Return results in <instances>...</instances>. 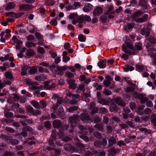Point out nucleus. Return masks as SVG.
Segmentation results:
<instances>
[{
    "mask_svg": "<svg viewBox=\"0 0 156 156\" xmlns=\"http://www.w3.org/2000/svg\"><path fill=\"white\" fill-rule=\"evenodd\" d=\"M93 119L95 123L100 122L101 121V119L97 115H95L94 116Z\"/></svg>",
    "mask_w": 156,
    "mask_h": 156,
    "instance_id": "473e14b6",
    "label": "nucleus"
},
{
    "mask_svg": "<svg viewBox=\"0 0 156 156\" xmlns=\"http://www.w3.org/2000/svg\"><path fill=\"white\" fill-rule=\"evenodd\" d=\"M130 112V109L127 107L124 108L122 112V117L125 119H127L129 116V113Z\"/></svg>",
    "mask_w": 156,
    "mask_h": 156,
    "instance_id": "20e7f679",
    "label": "nucleus"
},
{
    "mask_svg": "<svg viewBox=\"0 0 156 156\" xmlns=\"http://www.w3.org/2000/svg\"><path fill=\"white\" fill-rule=\"evenodd\" d=\"M94 135L95 136L99 139L101 138V134L98 132L95 131L94 132Z\"/></svg>",
    "mask_w": 156,
    "mask_h": 156,
    "instance_id": "37998d69",
    "label": "nucleus"
},
{
    "mask_svg": "<svg viewBox=\"0 0 156 156\" xmlns=\"http://www.w3.org/2000/svg\"><path fill=\"white\" fill-rule=\"evenodd\" d=\"M65 74L66 76L69 78L72 77L73 76V74L69 71H66L65 72Z\"/></svg>",
    "mask_w": 156,
    "mask_h": 156,
    "instance_id": "c03bdc74",
    "label": "nucleus"
},
{
    "mask_svg": "<svg viewBox=\"0 0 156 156\" xmlns=\"http://www.w3.org/2000/svg\"><path fill=\"white\" fill-rule=\"evenodd\" d=\"M135 89V86L133 84L132 86L126 87L125 89L126 92L129 93L133 92Z\"/></svg>",
    "mask_w": 156,
    "mask_h": 156,
    "instance_id": "b1692460",
    "label": "nucleus"
},
{
    "mask_svg": "<svg viewBox=\"0 0 156 156\" xmlns=\"http://www.w3.org/2000/svg\"><path fill=\"white\" fill-rule=\"evenodd\" d=\"M150 33V30L149 29L144 27L141 30L140 33L143 35H145L146 37H148Z\"/></svg>",
    "mask_w": 156,
    "mask_h": 156,
    "instance_id": "1a4fd4ad",
    "label": "nucleus"
},
{
    "mask_svg": "<svg viewBox=\"0 0 156 156\" xmlns=\"http://www.w3.org/2000/svg\"><path fill=\"white\" fill-rule=\"evenodd\" d=\"M108 151L111 155H115L117 152V150L114 147H112L110 150H108Z\"/></svg>",
    "mask_w": 156,
    "mask_h": 156,
    "instance_id": "2f4dec72",
    "label": "nucleus"
},
{
    "mask_svg": "<svg viewBox=\"0 0 156 156\" xmlns=\"http://www.w3.org/2000/svg\"><path fill=\"white\" fill-rule=\"evenodd\" d=\"M106 60L99 61L98 63V66L100 68H104L106 66Z\"/></svg>",
    "mask_w": 156,
    "mask_h": 156,
    "instance_id": "aec40b11",
    "label": "nucleus"
},
{
    "mask_svg": "<svg viewBox=\"0 0 156 156\" xmlns=\"http://www.w3.org/2000/svg\"><path fill=\"white\" fill-rule=\"evenodd\" d=\"M69 122L72 123H75L79 121V117L78 115H76L69 118Z\"/></svg>",
    "mask_w": 156,
    "mask_h": 156,
    "instance_id": "9d476101",
    "label": "nucleus"
},
{
    "mask_svg": "<svg viewBox=\"0 0 156 156\" xmlns=\"http://www.w3.org/2000/svg\"><path fill=\"white\" fill-rule=\"evenodd\" d=\"M44 88L50 90L55 88L56 84L55 83H51L50 81H45L44 83Z\"/></svg>",
    "mask_w": 156,
    "mask_h": 156,
    "instance_id": "39448f33",
    "label": "nucleus"
},
{
    "mask_svg": "<svg viewBox=\"0 0 156 156\" xmlns=\"http://www.w3.org/2000/svg\"><path fill=\"white\" fill-rule=\"evenodd\" d=\"M64 148L66 150L68 151H70L71 150L75 151L76 149L74 147L72 146L69 144H65L64 146Z\"/></svg>",
    "mask_w": 156,
    "mask_h": 156,
    "instance_id": "6ab92c4d",
    "label": "nucleus"
},
{
    "mask_svg": "<svg viewBox=\"0 0 156 156\" xmlns=\"http://www.w3.org/2000/svg\"><path fill=\"white\" fill-rule=\"evenodd\" d=\"M78 127L80 129L79 133L81 134L82 135H87V131L86 128L83 126L79 125L78 126Z\"/></svg>",
    "mask_w": 156,
    "mask_h": 156,
    "instance_id": "6e6552de",
    "label": "nucleus"
},
{
    "mask_svg": "<svg viewBox=\"0 0 156 156\" xmlns=\"http://www.w3.org/2000/svg\"><path fill=\"white\" fill-rule=\"evenodd\" d=\"M28 41H32L34 39V37L33 35H29L27 37Z\"/></svg>",
    "mask_w": 156,
    "mask_h": 156,
    "instance_id": "e2e57ef3",
    "label": "nucleus"
},
{
    "mask_svg": "<svg viewBox=\"0 0 156 156\" xmlns=\"http://www.w3.org/2000/svg\"><path fill=\"white\" fill-rule=\"evenodd\" d=\"M144 106L143 105L140 106L138 108V111H137L138 114L140 115H141L142 114L143 112L141 111L140 110H142L144 108Z\"/></svg>",
    "mask_w": 156,
    "mask_h": 156,
    "instance_id": "a18cd8bd",
    "label": "nucleus"
},
{
    "mask_svg": "<svg viewBox=\"0 0 156 156\" xmlns=\"http://www.w3.org/2000/svg\"><path fill=\"white\" fill-rule=\"evenodd\" d=\"M31 103L35 108H40V105H39L37 102L35 101H31Z\"/></svg>",
    "mask_w": 156,
    "mask_h": 156,
    "instance_id": "7c9ffc66",
    "label": "nucleus"
},
{
    "mask_svg": "<svg viewBox=\"0 0 156 156\" xmlns=\"http://www.w3.org/2000/svg\"><path fill=\"white\" fill-rule=\"evenodd\" d=\"M138 98L140 99L142 103H144L148 100V98L144 97L142 94H139Z\"/></svg>",
    "mask_w": 156,
    "mask_h": 156,
    "instance_id": "5701e85b",
    "label": "nucleus"
},
{
    "mask_svg": "<svg viewBox=\"0 0 156 156\" xmlns=\"http://www.w3.org/2000/svg\"><path fill=\"white\" fill-rule=\"evenodd\" d=\"M33 6L30 5H22L20 6V9H23L25 11H27L33 8Z\"/></svg>",
    "mask_w": 156,
    "mask_h": 156,
    "instance_id": "9b49d317",
    "label": "nucleus"
},
{
    "mask_svg": "<svg viewBox=\"0 0 156 156\" xmlns=\"http://www.w3.org/2000/svg\"><path fill=\"white\" fill-rule=\"evenodd\" d=\"M103 123H101L96 124L94 126V127L99 129V130L103 131Z\"/></svg>",
    "mask_w": 156,
    "mask_h": 156,
    "instance_id": "bb28decb",
    "label": "nucleus"
},
{
    "mask_svg": "<svg viewBox=\"0 0 156 156\" xmlns=\"http://www.w3.org/2000/svg\"><path fill=\"white\" fill-rule=\"evenodd\" d=\"M35 35L36 37L39 40H42V37L41 35L38 32L36 33L35 34Z\"/></svg>",
    "mask_w": 156,
    "mask_h": 156,
    "instance_id": "4d7b16f0",
    "label": "nucleus"
},
{
    "mask_svg": "<svg viewBox=\"0 0 156 156\" xmlns=\"http://www.w3.org/2000/svg\"><path fill=\"white\" fill-rule=\"evenodd\" d=\"M34 51L31 49H28L27 51V55L29 56H34Z\"/></svg>",
    "mask_w": 156,
    "mask_h": 156,
    "instance_id": "f704fd0d",
    "label": "nucleus"
},
{
    "mask_svg": "<svg viewBox=\"0 0 156 156\" xmlns=\"http://www.w3.org/2000/svg\"><path fill=\"white\" fill-rule=\"evenodd\" d=\"M62 73V69L61 67H57V70L56 71V73L59 74H61Z\"/></svg>",
    "mask_w": 156,
    "mask_h": 156,
    "instance_id": "3c124183",
    "label": "nucleus"
},
{
    "mask_svg": "<svg viewBox=\"0 0 156 156\" xmlns=\"http://www.w3.org/2000/svg\"><path fill=\"white\" fill-rule=\"evenodd\" d=\"M44 126L47 129H49L51 126L50 122L49 121H47L44 123Z\"/></svg>",
    "mask_w": 156,
    "mask_h": 156,
    "instance_id": "09e8293b",
    "label": "nucleus"
},
{
    "mask_svg": "<svg viewBox=\"0 0 156 156\" xmlns=\"http://www.w3.org/2000/svg\"><path fill=\"white\" fill-rule=\"evenodd\" d=\"M118 109V108L116 105L114 104H112L110 107V111L111 112L117 111Z\"/></svg>",
    "mask_w": 156,
    "mask_h": 156,
    "instance_id": "a878e982",
    "label": "nucleus"
},
{
    "mask_svg": "<svg viewBox=\"0 0 156 156\" xmlns=\"http://www.w3.org/2000/svg\"><path fill=\"white\" fill-rule=\"evenodd\" d=\"M38 51L39 53L41 54L45 53L43 48L42 47H39L38 48Z\"/></svg>",
    "mask_w": 156,
    "mask_h": 156,
    "instance_id": "6e6d98bb",
    "label": "nucleus"
},
{
    "mask_svg": "<svg viewBox=\"0 0 156 156\" xmlns=\"http://www.w3.org/2000/svg\"><path fill=\"white\" fill-rule=\"evenodd\" d=\"M84 21L83 16H81L77 18V22L79 23H82Z\"/></svg>",
    "mask_w": 156,
    "mask_h": 156,
    "instance_id": "79ce46f5",
    "label": "nucleus"
},
{
    "mask_svg": "<svg viewBox=\"0 0 156 156\" xmlns=\"http://www.w3.org/2000/svg\"><path fill=\"white\" fill-rule=\"evenodd\" d=\"M92 9V6L89 4H86L83 8V10L85 12H88Z\"/></svg>",
    "mask_w": 156,
    "mask_h": 156,
    "instance_id": "f3484780",
    "label": "nucleus"
},
{
    "mask_svg": "<svg viewBox=\"0 0 156 156\" xmlns=\"http://www.w3.org/2000/svg\"><path fill=\"white\" fill-rule=\"evenodd\" d=\"M108 147H112L113 144H115L116 143V139L113 136L111 137L108 139Z\"/></svg>",
    "mask_w": 156,
    "mask_h": 156,
    "instance_id": "ddd939ff",
    "label": "nucleus"
},
{
    "mask_svg": "<svg viewBox=\"0 0 156 156\" xmlns=\"http://www.w3.org/2000/svg\"><path fill=\"white\" fill-rule=\"evenodd\" d=\"M136 68L137 70H139L140 71H142L143 70L144 67V66L140 65H137L136 66Z\"/></svg>",
    "mask_w": 156,
    "mask_h": 156,
    "instance_id": "0e129e2a",
    "label": "nucleus"
},
{
    "mask_svg": "<svg viewBox=\"0 0 156 156\" xmlns=\"http://www.w3.org/2000/svg\"><path fill=\"white\" fill-rule=\"evenodd\" d=\"M26 45L28 48H31L33 46H36V44L31 42H28L26 43Z\"/></svg>",
    "mask_w": 156,
    "mask_h": 156,
    "instance_id": "c9c22d12",
    "label": "nucleus"
},
{
    "mask_svg": "<svg viewBox=\"0 0 156 156\" xmlns=\"http://www.w3.org/2000/svg\"><path fill=\"white\" fill-rule=\"evenodd\" d=\"M78 108V107L76 106H73L70 107L67 109V111L70 112H72L73 111L76 110Z\"/></svg>",
    "mask_w": 156,
    "mask_h": 156,
    "instance_id": "72a5a7b5",
    "label": "nucleus"
},
{
    "mask_svg": "<svg viewBox=\"0 0 156 156\" xmlns=\"http://www.w3.org/2000/svg\"><path fill=\"white\" fill-rule=\"evenodd\" d=\"M5 76L9 80H11L13 78L12 75L10 72H7L5 73Z\"/></svg>",
    "mask_w": 156,
    "mask_h": 156,
    "instance_id": "e433bc0d",
    "label": "nucleus"
},
{
    "mask_svg": "<svg viewBox=\"0 0 156 156\" xmlns=\"http://www.w3.org/2000/svg\"><path fill=\"white\" fill-rule=\"evenodd\" d=\"M78 39L80 41L83 42L85 41L86 38L83 35L81 34L79 36Z\"/></svg>",
    "mask_w": 156,
    "mask_h": 156,
    "instance_id": "a19ab883",
    "label": "nucleus"
},
{
    "mask_svg": "<svg viewBox=\"0 0 156 156\" xmlns=\"http://www.w3.org/2000/svg\"><path fill=\"white\" fill-rule=\"evenodd\" d=\"M119 126L122 129H125L128 128V125L125 123L120 124Z\"/></svg>",
    "mask_w": 156,
    "mask_h": 156,
    "instance_id": "680f3d73",
    "label": "nucleus"
},
{
    "mask_svg": "<svg viewBox=\"0 0 156 156\" xmlns=\"http://www.w3.org/2000/svg\"><path fill=\"white\" fill-rule=\"evenodd\" d=\"M13 113L10 112H8L6 113L5 114V117L7 118H9L13 116Z\"/></svg>",
    "mask_w": 156,
    "mask_h": 156,
    "instance_id": "bf43d9fd",
    "label": "nucleus"
},
{
    "mask_svg": "<svg viewBox=\"0 0 156 156\" xmlns=\"http://www.w3.org/2000/svg\"><path fill=\"white\" fill-rule=\"evenodd\" d=\"M139 5L142 7H144L145 9H146V3L142 1H141L139 2Z\"/></svg>",
    "mask_w": 156,
    "mask_h": 156,
    "instance_id": "5fc2aeb1",
    "label": "nucleus"
},
{
    "mask_svg": "<svg viewBox=\"0 0 156 156\" xmlns=\"http://www.w3.org/2000/svg\"><path fill=\"white\" fill-rule=\"evenodd\" d=\"M151 122L154 125L156 126V113L153 115Z\"/></svg>",
    "mask_w": 156,
    "mask_h": 156,
    "instance_id": "de8ad7c7",
    "label": "nucleus"
},
{
    "mask_svg": "<svg viewBox=\"0 0 156 156\" xmlns=\"http://www.w3.org/2000/svg\"><path fill=\"white\" fill-rule=\"evenodd\" d=\"M6 129L8 132L11 133H13L15 131L14 129L9 127H6Z\"/></svg>",
    "mask_w": 156,
    "mask_h": 156,
    "instance_id": "052dcab7",
    "label": "nucleus"
},
{
    "mask_svg": "<svg viewBox=\"0 0 156 156\" xmlns=\"http://www.w3.org/2000/svg\"><path fill=\"white\" fill-rule=\"evenodd\" d=\"M113 6L110 5L108 8V9L106 12V15H109V14H113L114 12V11L113 10Z\"/></svg>",
    "mask_w": 156,
    "mask_h": 156,
    "instance_id": "c85d7f7f",
    "label": "nucleus"
},
{
    "mask_svg": "<svg viewBox=\"0 0 156 156\" xmlns=\"http://www.w3.org/2000/svg\"><path fill=\"white\" fill-rule=\"evenodd\" d=\"M103 93L105 95L108 96L111 94L112 92L106 89H105L103 90Z\"/></svg>",
    "mask_w": 156,
    "mask_h": 156,
    "instance_id": "ea45409f",
    "label": "nucleus"
},
{
    "mask_svg": "<svg viewBox=\"0 0 156 156\" xmlns=\"http://www.w3.org/2000/svg\"><path fill=\"white\" fill-rule=\"evenodd\" d=\"M17 111L20 113L24 114L25 113V111L23 108H20L17 110Z\"/></svg>",
    "mask_w": 156,
    "mask_h": 156,
    "instance_id": "338daca9",
    "label": "nucleus"
},
{
    "mask_svg": "<svg viewBox=\"0 0 156 156\" xmlns=\"http://www.w3.org/2000/svg\"><path fill=\"white\" fill-rule=\"evenodd\" d=\"M85 90L84 85H80L78 87L76 90L77 93H80V92H84Z\"/></svg>",
    "mask_w": 156,
    "mask_h": 156,
    "instance_id": "393cba45",
    "label": "nucleus"
},
{
    "mask_svg": "<svg viewBox=\"0 0 156 156\" xmlns=\"http://www.w3.org/2000/svg\"><path fill=\"white\" fill-rule=\"evenodd\" d=\"M30 68V67L26 65L23 67L22 69V71L21 72V74L22 76L26 75L27 73L26 72L27 70Z\"/></svg>",
    "mask_w": 156,
    "mask_h": 156,
    "instance_id": "412c9836",
    "label": "nucleus"
},
{
    "mask_svg": "<svg viewBox=\"0 0 156 156\" xmlns=\"http://www.w3.org/2000/svg\"><path fill=\"white\" fill-rule=\"evenodd\" d=\"M63 102V98L62 97H60L58 98L57 100V103L58 104H61Z\"/></svg>",
    "mask_w": 156,
    "mask_h": 156,
    "instance_id": "13d9d810",
    "label": "nucleus"
},
{
    "mask_svg": "<svg viewBox=\"0 0 156 156\" xmlns=\"http://www.w3.org/2000/svg\"><path fill=\"white\" fill-rule=\"evenodd\" d=\"M3 81V83L5 84H5L10 85L11 84L12 82V81L11 80H9L8 79H5Z\"/></svg>",
    "mask_w": 156,
    "mask_h": 156,
    "instance_id": "69168bd1",
    "label": "nucleus"
},
{
    "mask_svg": "<svg viewBox=\"0 0 156 156\" xmlns=\"http://www.w3.org/2000/svg\"><path fill=\"white\" fill-rule=\"evenodd\" d=\"M149 41L150 43L154 44L156 43V39L153 36H150L149 38Z\"/></svg>",
    "mask_w": 156,
    "mask_h": 156,
    "instance_id": "58836bf2",
    "label": "nucleus"
},
{
    "mask_svg": "<svg viewBox=\"0 0 156 156\" xmlns=\"http://www.w3.org/2000/svg\"><path fill=\"white\" fill-rule=\"evenodd\" d=\"M81 5L80 2H75L73 6V10H75L79 7Z\"/></svg>",
    "mask_w": 156,
    "mask_h": 156,
    "instance_id": "4c0bfd02",
    "label": "nucleus"
},
{
    "mask_svg": "<svg viewBox=\"0 0 156 156\" xmlns=\"http://www.w3.org/2000/svg\"><path fill=\"white\" fill-rule=\"evenodd\" d=\"M116 101L117 103L119 105L124 106L126 105V103L119 98L116 99Z\"/></svg>",
    "mask_w": 156,
    "mask_h": 156,
    "instance_id": "cd10ccee",
    "label": "nucleus"
},
{
    "mask_svg": "<svg viewBox=\"0 0 156 156\" xmlns=\"http://www.w3.org/2000/svg\"><path fill=\"white\" fill-rule=\"evenodd\" d=\"M37 72V67L34 66H32L28 71L29 74H34Z\"/></svg>",
    "mask_w": 156,
    "mask_h": 156,
    "instance_id": "4be33fe9",
    "label": "nucleus"
},
{
    "mask_svg": "<svg viewBox=\"0 0 156 156\" xmlns=\"http://www.w3.org/2000/svg\"><path fill=\"white\" fill-rule=\"evenodd\" d=\"M14 44H16L15 46L16 49H19L20 48L22 44V42L21 41L18 40L16 42L14 43Z\"/></svg>",
    "mask_w": 156,
    "mask_h": 156,
    "instance_id": "c756f323",
    "label": "nucleus"
},
{
    "mask_svg": "<svg viewBox=\"0 0 156 156\" xmlns=\"http://www.w3.org/2000/svg\"><path fill=\"white\" fill-rule=\"evenodd\" d=\"M98 102L103 105H107L108 104V101L107 100L104 98H99L98 100Z\"/></svg>",
    "mask_w": 156,
    "mask_h": 156,
    "instance_id": "dca6fc26",
    "label": "nucleus"
},
{
    "mask_svg": "<svg viewBox=\"0 0 156 156\" xmlns=\"http://www.w3.org/2000/svg\"><path fill=\"white\" fill-rule=\"evenodd\" d=\"M27 111L28 112L33 114L34 111L33 108L31 107H28L27 108Z\"/></svg>",
    "mask_w": 156,
    "mask_h": 156,
    "instance_id": "864d4df0",
    "label": "nucleus"
},
{
    "mask_svg": "<svg viewBox=\"0 0 156 156\" xmlns=\"http://www.w3.org/2000/svg\"><path fill=\"white\" fill-rule=\"evenodd\" d=\"M122 48V50L125 53L129 54V55H131L135 54L137 51L141 50L142 46L141 44H139L136 45L135 47L133 48L132 44L127 43L126 47L125 45H123Z\"/></svg>",
    "mask_w": 156,
    "mask_h": 156,
    "instance_id": "f257e3e1",
    "label": "nucleus"
},
{
    "mask_svg": "<svg viewBox=\"0 0 156 156\" xmlns=\"http://www.w3.org/2000/svg\"><path fill=\"white\" fill-rule=\"evenodd\" d=\"M111 83L110 81L107 80H104L103 81L104 85L106 87H108L111 84Z\"/></svg>",
    "mask_w": 156,
    "mask_h": 156,
    "instance_id": "603ef678",
    "label": "nucleus"
},
{
    "mask_svg": "<svg viewBox=\"0 0 156 156\" xmlns=\"http://www.w3.org/2000/svg\"><path fill=\"white\" fill-rule=\"evenodd\" d=\"M102 12V9L100 7H97L93 11V14L94 16L99 15Z\"/></svg>",
    "mask_w": 156,
    "mask_h": 156,
    "instance_id": "0eeeda50",
    "label": "nucleus"
},
{
    "mask_svg": "<svg viewBox=\"0 0 156 156\" xmlns=\"http://www.w3.org/2000/svg\"><path fill=\"white\" fill-rule=\"evenodd\" d=\"M143 13L144 12L140 10L135 12L132 16L133 20L137 22L139 20V17L141 16Z\"/></svg>",
    "mask_w": 156,
    "mask_h": 156,
    "instance_id": "f03ea898",
    "label": "nucleus"
},
{
    "mask_svg": "<svg viewBox=\"0 0 156 156\" xmlns=\"http://www.w3.org/2000/svg\"><path fill=\"white\" fill-rule=\"evenodd\" d=\"M52 125L55 128H58L61 126V123L59 120L55 119L53 121Z\"/></svg>",
    "mask_w": 156,
    "mask_h": 156,
    "instance_id": "2eb2a0df",
    "label": "nucleus"
},
{
    "mask_svg": "<svg viewBox=\"0 0 156 156\" xmlns=\"http://www.w3.org/2000/svg\"><path fill=\"white\" fill-rule=\"evenodd\" d=\"M5 15L6 16H9L14 18H18L22 15V14L21 13H15L14 12H12L6 13Z\"/></svg>",
    "mask_w": 156,
    "mask_h": 156,
    "instance_id": "423d86ee",
    "label": "nucleus"
},
{
    "mask_svg": "<svg viewBox=\"0 0 156 156\" xmlns=\"http://www.w3.org/2000/svg\"><path fill=\"white\" fill-rule=\"evenodd\" d=\"M15 4L13 2H9L5 6V9L7 10L13 9L15 7Z\"/></svg>",
    "mask_w": 156,
    "mask_h": 156,
    "instance_id": "4468645a",
    "label": "nucleus"
},
{
    "mask_svg": "<svg viewBox=\"0 0 156 156\" xmlns=\"http://www.w3.org/2000/svg\"><path fill=\"white\" fill-rule=\"evenodd\" d=\"M50 23L53 26H56L57 25V21L56 20L53 19L51 20Z\"/></svg>",
    "mask_w": 156,
    "mask_h": 156,
    "instance_id": "774afa93",
    "label": "nucleus"
},
{
    "mask_svg": "<svg viewBox=\"0 0 156 156\" xmlns=\"http://www.w3.org/2000/svg\"><path fill=\"white\" fill-rule=\"evenodd\" d=\"M88 114L87 111H84L83 113L80 115V117L82 121H89L90 120V115Z\"/></svg>",
    "mask_w": 156,
    "mask_h": 156,
    "instance_id": "7ed1b4c3",
    "label": "nucleus"
},
{
    "mask_svg": "<svg viewBox=\"0 0 156 156\" xmlns=\"http://www.w3.org/2000/svg\"><path fill=\"white\" fill-rule=\"evenodd\" d=\"M8 140L13 145H16L18 144V140L16 139H13L12 136L8 138Z\"/></svg>",
    "mask_w": 156,
    "mask_h": 156,
    "instance_id": "f8f14e48",
    "label": "nucleus"
},
{
    "mask_svg": "<svg viewBox=\"0 0 156 156\" xmlns=\"http://www.w3.org/2000/svg\"><path fill=\"white\" fill-rule=\"evenodd\" d=\"M148 15L147 14H145L144 16L139 18V20L137 22L143 23L145 22L148 19Z\"/></svg>",
    "mask_w": 156,
    "mask_h": 156,
    "instance_id": "a211bd4d",
    "label": "nucleus"
},
{
    "mask_svg": "<svg viewBox=\"0 0 156 156\" xmlns=\"http://www.w3.org/2000/svg\"><path fill=\"white\" fill-rule=\"evenodd\" d=\"M99 110L101 112L103 113H107L108 112L107 109L105 108H99Z\"/></svg>",
    "mask_w": 156,
    "mask_h": 156,
    "instance_id": "8fccbe9b",
    "label": "nucleus"
},
{
    "mask_svg": "<svg viewBox=\"0 0 156 156\" xmlns=\"http://www.w3.org/2000/svg\"><path fill=\"white\" fill-rule=\"evenodd\" d=\"M108 16L107 15H106V14L103 16H101L100 18L101 21L102 22H105L107 19Z\"/></svg>",
    "mask_w": 156,
    "mask_h": 156,
    "instance_id": "49530a36",
    "label": "nucleus"
}]
</instances>
